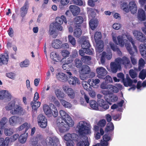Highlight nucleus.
Masks as SVG:
<instances>
[{"mask_svg": "<svg viewBox=\"0 0 146 146\" xmlns=\"http://www.w3.org/2000/svg\"><path fill=\"white\" fill-rule=\"evenodd\" d=\"M130 41L133 45L135 52L133 51L132 50V48L129 43L126 42L125 44V45L128 51L129 52V54L131 55L130 57V59L131 63L133 65H135L137 64L136 59H135L134 57L135 56V52H137V49L136 46L135 44V42L132 39Z\"/></svg>", "mask_w": 146, "mask_h": 146, "instance_id": "obj_4", "label": "nucleus"}, {"mask_svg": "<svg viewBox=\"0 0 146 146\" xmlns=\"http://www.w3.org/2000/svg\"><path fill=\"white\" fill-rule=\"evenodd\" d=\"M110 45L111 48L113 51L117 52L119 54H120L121 53V52L119 49L118 48L117 46L115 45L112 43H110Z\"/></svg>", "mask_w": 146, "mask_h": 146, "instance_id": "obj_44", "label": "nucleus"}, {"mask_svg": "<svg viewBox=\"0 0 146 146\" xmlns=\"http://www.w3.org/2000/svg\"><path fill=\"white\" fill-rule=\"evenodd\" d=\"M60 101L62 105L65 108H70L72 106L71 104L70 103L62 99L60 100Z\"/></svg>", "mask_w": 146, "mask_h": 146, "instance_id": "obj_45", "label": "nucleus"}, {"mask_svg": "<svg viewBox=\"0 0 146 146\" xmlns=\"http://www.w3.org/2000/svg\"><path fill=\"white\" fill-rule=\"evenodd\" d=\"M68 40L72 45L75 46L76 44V40L75 38L71 35H70L68 36Z\"/></svg>", "mask_w": 146, "mask_h": 146, "instance_id": "obj_49", "label": "nucleus"}, {"mask_svg": "<svg viewBox=\"0 0 146 146\" xmlns=\"http://www.w3.org/2000/svg\"><path fill=\"white\" fill-rule=\"evenodd\" d=\"M7 76L10 78L15 79V74L14 73L10 72L6 74Z\"/></svg>", "mask_w": 146, "mask_h": 146, "instance_id": "obj_64", "label": "nucleus"}, {"mask_svg": "<svg viewBox=\"0 0 146 146\" xmlns=\"http://www.w3.org/2000/svg\"><path fill=\"white\" fill-rule=\"evenodd\" d=\"M59 113L61 117L57 118L56 126L59 131L63 133L68 130L70 127L73 126L74 123L71 117L64 111L61 110Z\"/></svg>", "mask_w": 146, "mask_h": 146, "instance_id": "obj_1", "label": "nucleus"}, {"mask_svg": "<svg viewBox=\"0 0 146 146\" xmlns=\"http://www.w3.org/2000/svg\"><path fill=\"white\" fill-rule=\"evenodd\" d=\"M139 50L142 56L146 59V45L141 44L139 46Z\"/></svg>", "mask_w": 146, "mask_h": 146, "instance_id": "obj_30", "label": "nucleus"}, {"mask_svg": "<svg viewBox=\"0 0 146 146\" xmlns=\"http://www.w3.org/2000/svg\"><path fill=\"white\" fill-rule=\"evenodd\" d=\"M80 141L78 143V146H89V143L88 139V137L86 136H82L80 137Z\"/></svg>", "mask_w": 146, "mask_h": 146, "instance_id": "obj_18", "label": "nucleus"}, {"mask_svg": "<svg viewBox=\"0 0 146 146\" xmlns=\"http://www.w3.org/2000/svg\"><path fill=\"white\" fill-rule=\"evenodd\" d=\"M64 90L67 94L68 96L72 99H73L75 97V93L74 90L68 86H65L63 87Z\"/></svg>", "mask_w": 146, "mask_h": 146, "instance_id": "obj_14", "label": "nucleus"}, {"mask_svg": "<svg viewBox=\"0 0 146 146\" xmlns=\"http://www.w3.org/2000/svg\"><path fill=\"white\" fill-rule=\"evenodd\" d=\"M146 17L145 11L142 9H139L138 13V19L141 21H144L146 20Z\"/></svg>", "mask_w": 146, "mask_h": 146, "instance_id": "obj_28", "label": "nucleus"}, {"mask_svg": "<svg viewBox=\"0 0 146 146\" xmlns=\"http://www.w3.org/2000/svg\"><path fill=\"white\" fill-rule=\"evenodd\" d=\"M145 63L144 60L142 58H141L139 61L138 64V70L139 71H141L143 68Z\"/></svg>", "mask_w": 146, "mask_h": 146, "instance_id": "obj_50", "label": "nucleus"}, {"mask_svg": "<svg viewBox=\"0 0 146 146\" xmlns=\"http://www.w3.org/2000/svg\"><path fill=\"white\" fill-rule=\"evenodd\" d=\"M70 10L74 16L78 15L80 12V8L76 5H70L69 7Z\"/></svg>", "mask_w": 146, "mask_h": 146, "instance_id": "obj_21", "label": "nucleus"}, {"mask_svg": "<svg viewBox=\"0 0 146 146\" xmlns=\"http://www.w3.org/2000/svg\"><path fill=\"white\" fill-rule=\"evenodd\" d=\"M130 10L132 13L134 14L137 11V6L134 1H130L129 4Z\"/></svg>", "mask_w": 146, "mask_h": 146, "instance_id": "obj_26", "label": "nucleus"}, {"mask_svg": "<svg viewBox=\"0 0 146 146\" xmlns=\"http://www.w3.org/2000/svg\"><path fill=\"white\" fill-rule=\"evenodd\" d=\"M105 54L106 52H102V55L100 58V62L102 64H104L105 62Z\"/></svg>", "mask_w": 146, "mask_h": 146, "instance_id": "obj_61", "label": "nucleus"}, {"mask_svg": "<svg viewBox=\"0 0 146 146\" xmlns=\"http://www.w3.org/2000/svg\"><path fill=\"white\" fill-rule=\"evenodd\" d=\"M130 76L132 78H135L137 76V73L133 69H130L129 71Z\"/></svg>", "mask_w": 146, "mask_h": 146, "instance_id": "obj_56", "label": "nucleus"}, {"mask_svg": "<svg viewBox=\"0 0 146 146\" xmlns=\"http://www.w3.org/2000/svg\"><path fill=\"white\" fill-rule=\"evenodd\" d=\"M81 60L84 63H86L90 61L92 59L91 57L87 56H84L81 58Z\"/></svg>", "mask_w": 146, "mask_h": 146, "instance_id": "obj_53", "label": "nucleus"}, {"mask_svg": "<svg viewBox=\"0 0 146 146\" xmlns=\"http://www.w3.org/2000/svg\"><path fill=\"white\" fill-rule=\"evenodd\" d=\"M111 140V137L108 133H105L103 136V139L101 141L100 143L95 145L96 146H107L109 144L108 141Z\"/></svg>", "mask_w": 146, "mask_h": 146, "instance_id": "obj_11", "label": "nucleus"}, {"mask_svg": "<svg viewBox=\"0 0 146 146\" xmlns=\"http://www.w3.org/2000/svg\"><path fill=\"white\" fill-rule=\"evenodd\" d=\"M99 106L105 110L108 109L109 108V106L108 102L106 101H105L103 99H100L98 102Z\"/></svg>", "mask_w": 146, "mask_h": 146, "instance_id": "obj_27", "label": "nucleus"}, {"mask_svg": "<svg viewBox=\"0 0 146 146\" xmlns=\"http://www.w3.org/2000/svg\"><path fill=\"white\" fill-rule=\"evenodd\" d=\"M103 79H105V82L108 84V83H112L113 82L112 78L109 75H107Z\"/></svg>", "mask_w": 146, "mask_h": 146, "instance_id": "obj_57", "label": "nucleus"}, {"mask_svg": "<svg viewBox=\"0 0 146 146\" xmlns=\"http://www.w3.org/2000/svg\"><path fill=\"white\" fill-rule=\"evenodd\" d=\"M122 82L124 86L126 87L131 86L133 84L132 80L128 75L126 76V79L125 78Z\"/></svg>", "mask_w": 146, "mask_h": 146, "instance_id": "obj_32", "label": "nucleus"}, {"mask_svg": "<svg viewBox=\"0 0 146 146\" xmlns=\"http://www.w3.org/2000/svg\"><path fill=\"white\" fill-rule=\"evenodd\" d=\"M121 65L122 64L126 68H130L132 67V65L129 58L125 56H123L122 58L120 57L117 58Z\"/></svg>", "mask_w": 146, "mask_h": 146, "instance_id": "obj_8", "label": "nucleus"}, {"mask_svg": "<svg viewBox=\"0 0 146 146\" xmlns=\"http://www.w3.org/2000/svg\"><path fill=\"white\" fill-rule=\"evenodd\" d=\"M89 103L90 107L92 109L96 110H98V104L96 101L91 100Z\"/></svg>", "mask_w": 146, "mask_h": 146, "instance_id": "obj_35", "label": "nucleus"}, {"mask_svg": "<svg viewBox=\"0 0 146 146\" xmlns=\"http://www.w3.org/2000/svg\"><path fill=\"white\" fill-rule=\"evenodd\" d=\"M63 22L65 24L67 23L66 19L64 15H62L60 17H57L56 19V22L51 23L50 25L49 34L52 35L56 32V29L61 31L63 27L61 25Z\"/></svg>", "mask_w": 146, "mask_h": 146, "instance_id": "obj_3", "label": "nucleus"}, {"mask_svg": "<svg viewBox=\"0 0 146 146\" xmlns=\"http://www.w3.org/2000/svg\"><path fill=\"white\" fill-rule=\"evenodd\" d=\"M43 139V137L42 135L40 134L37 135L35 138H34L31 139V143L33 145H36L39 141H42Z\"/></svg>", "mask_w": 146, "mask_h": 146, "instance_id": "obj_25", "label": "nucleus"}, {"mask_svg": "<svg viewBox=\"0 0 146 146\" xmlns=\"http://www.w3.org/2000/svg\"><path fill=\"white\" fill-rule=\"evenodd\" d=\"M88 84L90 86L94 87L96 86L97 84L99 83L100 82V80L98 78L94 79L91 78L89 79L88 81Z\"/></svg>", "mask_w": 146, "mask_h": 146, "instance_id": "obj_38", "label": "nucleus"}, {"mask_svg": "<svg viewBox=\"0 0 146 146\" xmlns=\"http://www.w3.org/2000/svg\"><path fill=\"white\" fill-rule=\"evenodd\" d=\"M11 113L13 115H23L24 113L23 110L21 106L16 105L11 111Z\"/></svg>", "mask_w": 146, "mask_h": 146, "instance_id": "obj_15", "label": "nucleus"}, {"mask_svg": "<svg viewBox=\"0 0 146 146\" xmlns=\"http://www.w3.org/2000/svg\"><path fill=\"white\" fill-rule=\"evenodd\" d=\"M82 33V31L80 28H76L73 31L74 36L77 38L80 37Z\"/></svg>", "mask_w": 146, "mask_h": 146, "instance_id": "obj_42", "label": "nucleus"}, {"mask_svg": "<svg viewBox=\"0 0 146 146\" xmlns=\"http://www.w3.org/2000/svg\"><path fill=\"white\" fill-rule=\"evenodd\" d=\"M108 87V83L105 82H102L100 85L101 88L103 89H107Z\"/></svg>", "mask_w": 146, "mask_h": 146, "instance_id": "obj_63", "label": "nucleus"}, {"mask_svg": "<svg viewBox=\"0 0 146 146\" xmlns=\"http://www.w3.org/2000/svg\"><path fill=\"white\" fill-rule=\"evenodd\" d=\"M30 127V124H28L27 122H25L18 127L17 130L19 131L23 130V132L24 134H25Z\"/></svg>", "mask_w": 146, "mask_h": 146, "instance_id": "obj_22", "label": "nucleus"}, {"mask_svg": "<svg viewBox=\"0 0 146 146\" xmlns=\"http://www.w3.org/2000/svg\"><path fill=\"white\" fill-rule=\"evenodd\" d=\"M72 3L74 4L82 6L83 4V2L81 0H72Z\"/></svg>", "mask_w": 146, "mask_h": 146, "instance_id": "obj_58", "label": "nucleus"}, {"mask_svg": "<svg viewBox=\"0 0 146 146\" xmlns=\"http://www.w3.org/2000/svg\"><path fill=\"white\" fill-rule=\"evenodd\" d=\"M13 132V130L12 129L10 128H5L4 129V133L5 135L7 136H9L11 135Z\"/></svg>", "mask_w": 146, "mask_h": 146, "instance_id": "obj_51", "label": "nucleus"}, {"mask_svg": "<svg viewBox=\"0 0 146 146\" xmlns=\"http://www.w3.org/2000/svg\"><path fill=\"white\" fill-rule=\"evenodd\" d=\"M68 75V76L65 74L62 73H58L56 75V78L57 79L60 81L65 82L68 81L70 84L75 86L76 83L79 84L80 82L78 79L76 77H73L72 74L69 71L66 72Z\"/></svg>", "mask_w": 146, "mask_h": 146, "instance_id": "obj_2", "label": "nucleus"}, {"mask_svg": "<svg viewBox=\"0 0 146 146\" xmlns=\"http://www.w3.org/2000/svg\"><path fill=\"white\" fill-rule=\"evenodd\" d=\"M15 100L11 101L8 103V105L5 107V109L7 110H12L15 106Z\"/></svg>", "mask_w": 146, "mask_h": 146, "instance_id": "obj_43", "label": "nucleus"}, {"mask_svg": "<svg viewBox=\"0 0 146 146\" xmlns=\"http://www.w3.org/2000/svg\"><path fill=\"white\" fill-rule=\"evenodd\" d=\"M107 89L108 90L111 94L114 93H117L119 91L118 89L116 86L112 85H108Z\"/></svg>", "mask_w": 146, "mask_h": 146, "instance_id": "obj_33", "label": "nucleus"}, {"mask_svg": "<svg viewBox=\"0 0 146 146\" xmlns=\"http://www.w3.org/2000/svg\"><path fill=\"white\" fill-rule=\"evenodd\" d=\"M28 5V2L27 1H26L24 5L21 8V15L22 17H24L27 13Z\"/></svg>", "mask_w": 146, "mask_h": 146, "instance_id": "obj_29", "label": "nucleus"}, {"mask_svg": "<svg viewBox=\"0 0 146 146\" xmlns=\"http://www.w3.org/2000/svg\"><path fill=\"white\" fill-rule=\"evenodd\" d=\"M89 25L92 30H94L98 25V21L93 19H91L89 22Z\"/></svg>", "mask_w": 146, "mask_h": 146, "instance_id": "obj_41", "label": "nucleus"}, {"mask_svg": "<svg viewBox=\"0 0 146 146\" xmlns=\"http://www.w3.org/2000/svg\"><path fill=\"white\" fill-rule=\"evenodd\" d=\"M85 51L86 53L90 55H92L93 52H94V50L92 49H90V47H87L85 48Z\"/></svg>", "mask_w": 146, "mask_h": 146, "instance_id": "obj_59", "label": "nucleus"}, {"mask_svg": "<svg viewBox=\"0 0 146 146\" xmlns=\"http://www.w3.org/2000/svg\"><path fill=\"white\" fill-rule=\"evenodd\" d=\"M106 124V120L104 119L100 120L98 123L97 125L98 126L100 127H104Z\"/></svg>", "mask_w": 146, "mask_h": 146, "instance_id": "obj_54", "label": "nucleus"}, {"mask_svg": "<svg viewBox=\"0 0 146 146\" xmlns=\"http://www.w3.org/2000/svg\"><path fill=\"white\" fill-rule=\"evenodd\" d=\"M9 56L7 54L5 53L4 54L0 55V65H7L8 63Z\"/></svg>", "mask_w": 146, "mask_h": 146, "instance_id": "obj_19", "label": "nucleus"}, {"mask_svg": "<svg viewBox=\"0 0 146 146\" xmlns=\"http://www.w3.org/2000/svg\"><path fill=\"white\" fill-rule=\"evenodd\" d=\"M117 43L121 47H123L125 44V42L122 36H118L117 37Z\"/></svg>", "mask_w": 146, "mask_h": 146, "instance_id": "obj_46", "label": "nucleus"}, {"mask_svg": "<svg viewBox=\"0 0 146 146\" xmlns=\"http://www.w3.org/2000/svg\"><path fill=\"white\" fill-rule=\"evenodd\" d=\"M55 93L56 97L58 99H63L65 97L64 93L59 89H56L55 91Z\"/></svg>", "mask_w": 146, "mask_h": 146, "instance_id": "obj_40", "label": "nucleus"}, {"mask_svg": "<svg viewBox=\"0 0 146 146\" xmlns=\"http://www.w3.org/2000/svg\"><path fill=\"white\" fill-rule=\"evenodd\" d=\"M117 58H116L115 61L111 62L110 64V68L111 72L113 73H116L118 70H120L121 68V65Z\"/></svg>", "mask_w": 146, "mask_h": 146, "instance_id": "obj_9", "label": "nucleus"}, {"mask_svg": "<svg viewBox=\"0 0 146 146\" xmlns=\"http://www.w3.org/2000/svg\"><path fill=\"white\" fill-rule=\"evenodd\" d=\"M97 74V77L100 79H103L107 74L108 72L105 68L100 67L97 68L96 69Z\"/></svg>", "mask_w": 146, "mask_h": 146, "instance_id": "obj_13", "label": "nucleus"}, {"mask_svg": "<svg viewBox=\"0 0 146 146\" xmlns=\"http://www.w3.org/2000/svg\"><path fill=\"white\" fill-rule=\"evenodd\" d=\"M82 60L76 58L74 60V64L75 66L78 68H80L81 67L82 65Z\"/></svg>", "mask_w": 146, "mask_h": 146, "instance_id": "obj_48", "label": "nucleus"}, {"mask_svg": "<svg viewBox=\"0 0 146 146\" xmlns=\"http://www.w3.org/2000/svg\"><path fill=\"white\" fill-rule=\"evenodd\" d=\"M19 120V117L14 115L10 117L9 119V122L10 125L12 126H14L16 125Z\"/></svg>", "mask_w": 146, "mask_h": 146, "instance_id": "obj_23", "label": "nucleus"}, {"mask_svg": "<svg viewBox=\"0 0 146 146\" xmlns=\"http://www.w3.org/2000/svg\"><path fill=\"white\" fill-rule=\"evenodd\" d=\"M78 135L76 133H73L71 134L68 133L64 136V139L66 141L72 140L74 141H78L79 140Z\"/></svg>", "mask_w": 146, "mask_h": 146, "instance_id": "obj_16", "label": "nucleus"}, {"mask_svg": "<svg viewBox=\"0 0 146 146\" xmlns=\"http://www.w3.org/2000/svg\"><path fill=\"white\" fill-rule=\"evenodd\" d=\"M62 56L64 57H66L68 56L70 54V52L66 50H63L61 51Z\"/></svg>", "mask_w": 146, "mask_h": 146, "instance_id": "obj_60", "label": "nucleus"}, {"mask_svg": "<svg viewBox=\"0 0 146 146\" xmlns=\"http://www.w3.org/2000/svg\"><path fill=\"white\" fill-rule=\"evenodd\" d=\"M37 121L40 126L43 128H45L47 125V120L45 117L42 114H40L37 117Z\"/></svg>", "mask_w": 146, "mask_h": 146, "instance_id": "obj_10", "label": "nucleus"}, {"mask_svg": "<svg viewBox=\"0 0 146 146\" xmlns=\"http://www.w3.org/2000/svg\"><path fill=\"white\" fill-rule=\"evenodd\" d=\"M50 57L54 61L56 62H59L61 60V57L58 54L54 52L51 53Z\"/></svg>", "mask_w": 146, "mask_h": 146, "instance_id": "obj_34", "label": "nucleus"}, {"mask_svg": "<svg viewBox=\"0 0 146 146\" xmlns=\"http://www.w3.org/2000/svg\"><path fill=\"white\" fill-rule=\"evenodd\" d=\"M62 44L61 41L58 39L53 40L52 44V46L54 48L58 49L61 48Z\"/></svg>", "mask_w": 146, "mask_h": 146, "instance_id": "obj_31", "label": "nucleus"}, {"mask_svg": "<svg viewBox=\"0 0 146 146\" xmlns=\"http://www.w3.org/2000/svg\"><path fill=\"white\" fill-rule=\"evenodd\" d=\"M86 123L84 121H80L77 127L79 134L81 136H85L84 134L88 133V127L86 125Z\"/></svg>", "mask_w": 146, "mask_h": 146, "instance_id": "obj_6", "label": "nucleus"}, {"mask_svg": "<svg viewBox=\"0 0 146 146\" xmlns=\"http://www.w3.org/2000/svg\"><path fill=\"white\" fill-rule=\"evenodd\" d=\"M30 104L32 106V110L36 111L38 108L40 106V102L36 101H34V102L32 101L30 103Z\"/></svg>", "mask_w": 146, "mask_h": 146, "instance_id": "obj_39", "label": "nucleus"}, {"mask_svg": "<svg viewBox=\"0 0 146 146\" xmlns=\"http://www.w3.org/2000/svg\"><path fill=\"white\" fill-rule=\"evenodd\" d=\"M83 17L81 16H76L74 19V21L76 28L81 27V24L83 22Z\"/></svg>", "mask_w": 146, "mask_h": 146, "instance_id": "obj_20", "label": "nucleus"}, {"mask_svg": "<svg viewBox=\"0 0 146 146\" xmlns=\"http://www.w3.org/2000/svg\"><path fill=\"white\" fill-rule=\"evenodd\" d=\"M90 68L86 65H83L81 67V69L79 70L80 78L83 80L86 79V74H88L90 72Z\"/></svg>", "mask_w": 146, "mask_h": 146, "instance_id": "obj_7", "label": "nucleus"}, {"mask_svg": "<svg viewBox=\"0 0 146 146\" xmlns=\"http://www.w3.org/2000/svg\"><path fill=\"white\" fill-rule=\"evenodd\" d=\"M19 135L18 134H15L10 137V139L11 142H13L17 139L19 137Z\"/></svg>", "mask_w": 146, "mask_h": 146, "instance_id": "obj_62", "label": "nucleus"}, {"mask_svg": "<svg viewBox=\"0 0 146 146\" xmlns=\"http://www.w3.org/2000/svg\"><path fill=\"white\" fill-rule=\"evenodd\" d=\"M88 37L82 36L79 38V42L82 44L81 46L82 48L85 49L86 48L90 47V44L88 40Z\"/></svg>", "mask_w": 146, "mask_h": 146, "instance_id": "obj_12", "label": "nucleus"}, {"mask_svg": "<svg viewBox=\"0 0 146 146\" xmlns=\"http://www.w3.org/2000/svg\"><path fill=\"white\" fill-rule=\"evenodd\" d=\"M146 77V70L143 69L140 72L139 77L142 80L144 79Z\"/></svg>", "mask_w": 146, "mask_h": 146, "instance_id": "obj_52", "label": "nucleus"}, {"mask_svg": "<svg viewBox=\"0 0 146 146\" xmlns=\"http://www.w3.org/2000/svg\"><path fill=\"white\" fill-rule=\"evenodd\" d=\"M105 99L111 105V103L109 102H115L117 101L118 100V97L117 95L112 94H110L108 98H106V97L105 96Z\"/></svg>", "mask_w": 146, "mask_h": 146, "instance_id": "obj_24", "label": "nucleus"}, {"mask_svg": "<svg viewBox=\"0 0 146 146\" xmlns=\"http://www.w3.org/2000/svg\"><path fill=\"white\" fill-rule=\"evenodd\" d=\"M27 139L25 136H24L23 134L21 135L19 137V142L22 143H24L26 141Z\"/></svg>", "mask_w": 146, "mask_h": 146, "instance_id": "obj_55", "label": "nucleus"}, {"mask_svg": "<svg viewBox=\"0 0 146 146\" xmlns=\"http://www.w3.org/2000/svg\"><path fill=\"white\" fill-rule=\"evenodd\" d=\"M133 34L137 39L143 42L145 39V36L141 32L137 30H135Z\"/></svg>", "mask_w": 146, "mask_h": 146, "instance_id": "obj_17", "label": "nucleus"}, {"mask_svg": "<svg viewBox=\"0 0 146 146\" xmlns=\"http://www.w3.org/2000/svg\"><path fill=\"white\" fill-rule=\"evenodd\" d=\"M54 110H51L49 106L47 104H44L43 106V109L45 114L48 117H50L52 115L54 117H56L58 114V112L56 109Z\"/></svg>", "mask_w": 146, "mask_h": 146, "instance_id": "obj_5", "label": "nucleus"}, {"mask_svg": "<svg viewBox=\"0 0 146 146\" xmlns=\"http://www.w3.org/2000/svg\"><path fill=\"white\" fill-rule=\"evenodd\" d=\"M114 129V126L112 122L108 123L106 125L105 129V132L107 133L109 132L113 131Z\"/></svg>", "mask_w": 146, "mask_h": 146, "instance_id": "obj_37", "label": "nucleus"}, {"mask_svg": "<svg viewBox=\"0 0 146 146\" xmlns=\"http://www.w3.org/2000/svg\"><path fill=\"white\" fill-rule=\"evenodd\" d=\"M94 38L96 42L97 43L101 38L102 34L101 33L98 31L96 32L94 34Z\"/></svg>", "mask_w": 146, "mask_h": 146, "instance_id": "obj_47", "label": "nucleus"}, {"mask_svg": "<svg viewBox=\"0 0 146 146\" xmlns=\"http://www.w3.org/2000/svg\"><path fill=\"white\" fill-rule=\"evenodd\" d=\"M9 141V138L6 137L5 139L0 138V146H8Z\"/></svg>", "mask_w": 146, "mask_h": 146, "instance_id": "obj_36", "label": "nucleus"}]
</instances>
